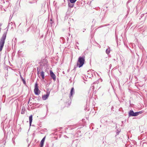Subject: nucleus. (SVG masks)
<instances>
[{
	"label": "nucleus",
	"mask_w": 147,
	"mask_h": 147,
	"mask_svg": "<svg viewBox=\"0 0 147 147\" xmlns=\"http://www.w3.org/2000/svg\"><path fill=\"white\" fill-rule=\"evenodd\" d=\"M45 136L44 137L43 139H42L41 141L40 142V147H42L43 146L45 140Z\"/></svg>",
	"instance_id": "nucleus-8"
},
{
	"label": "nucleus",
	"mask_w": 147,
	"mask_h": 147,
	"mask_svg": "<svg viewBox=\"0 0 147 147\" xmlns=\"http://www.w3.org/2000/svg\"><path fill=\"white\" fill-rule=\"evenodd\" d=\"M91 76V75H90H90H89V76Z\"/></svg>",
	"instance_id": "nucleus-27"
},
{
	"label": "nucleus",
	"mask_w": 147,
	"mask_h": 147,
	"mask_svg": "<svg viewBox=\"0 0 147 147\" xmlns=\"http://www.w3.org/2000/svg\"><path fill=\"white\" fill-rule=\"evenodd\" d=\"M7 30H6L5 29L3 30V35L2 37H6Z\"/></svg>",
	"instance_id": "nucleus-10"
},
{
	"label": "nucleus",
	"mask_w": 147,
	"mask_h": 147,
	"mask_svg": "<svg viewBox=\"0 0 147 147\" xmlns=\"http://www.w3.org/2000/svg\"><path fill=\"white\" fill-rule=\"evenodd\" d=\"M6 37H2L0 40V51L2 50L3 48Z\"/></svg>",
	"instance_id": "nucleus-2"
},
{
	"label": "nucleus",
	"mask_w": 147,
	"mask_h": 147,
	"mask_svg": "<svg viewBox=\"0 0 147 147\" xmlns=\"http://www.w3.org/2000/svg\"><path fill=\"white\" fill-rule=\"evenodd\" d=\"M68 5L70 8H72L74 7V4L72 3H68Z\"/></svg>",
	"instance_id": "nucleus-14"
},
{
	"label": "nucleus",
	"mask_w": 147,
	"mask_h": 147,
	"mask_svg": "<svg viewBox=\"0 0 147 147\" xmlns=\"http://www.w3.org/2000/svg\"><path fill=\"white\" fill-rule=\"evenodd\" d=\"M2 24L1 23H0V31L1 30V26H2Z\"/></svg>",
	"instance_id": "nucleus-22"
},
{
	"label": "nucleus",
	"mask_w": 147,
	"mask_h": 147,
	"mask_svg": "<svg viewBox=\"0 0 147 147\" xmlns=\"http://www.w3.org/2000/svg\"><path fill=\"white\" fill-rule=\"evenodd\" d=\"M138 113L137 112H134L133 110H130L129 113V117L136 116H138Z\"/></svg>",
	"instance_id": "nucleus-4"
},
{
	"label": "nucleus",
	"mask_w": 147,
	"mask_h": 147,
	"mask_svg": "<svg viewBox=\"0 0 147 147\" xmlns=\"http://www.w3.org/2000/svg\"><path fill=\"white\" fill-rule=\"evenodd\" d=\"M120 131H121V129H118L117 130V132H116V135H118Z\"/></svg>",
	"instance_id": "nucleus-17"
},
{
	"label": "nucleus",
	"mask_w": 147,
	"mask_h": 147,
	"mask_svg": "<svg viewBox=\"0 0 147 147\" xmlns=\"http://www.w3.org/2000/svg\"><path fill=\"white\" fill-rule=\"evenodd\" d=\"M85 30H86V29H83V32H84V31Z\"/></svg>",
	"instance_id": "nucleus-24"
},
{
	"label": "nucleus",
	"mask_w": 147,
	"mask_h": 147,
	"mask_svg": "<svg viewBox=\"0 0 147 147\" xmlns=\"http://www.w3.org/2000/svg\"><path fill=\"white\" fill-rule=\"evenodd\" d=\"M12 26V24H8V26L9 28L10 27L11 28H13V27Z\"/></svg>",
	"instance_id": "nucleus-18"
},
{
	"label": "nucleus",
	"mask_w": 147,
	"mask_h": 147,
	"mask_svg": "<svg viewBox=\"0 0 147 147\" xmlns=\"http://www.w3.org/2000/svg\"><path fill=\"white\" fill-rule=\"evenodd\" d=\"M34 91L35 94L36 95H39L40 93V91L39 90L38 88V85L36 82L35 85L34 89Z\"/></svg>",
	"instance_id": "nucleus-3"
},
{
	"label": "nucleus",
	"mask_w": 147,
	"mask_h": 147,
	"mask_svg": "<svg viewBox=\"0 0 147 147\" xmlns=\"http://www.w3.org/2000/svg\"><path fill=\"white\" fill-rule=\"evenodd\" d=\"M142 113V112L141 111H140L139 112H137V113H138V115L139 114H141Z\"/></svg>",
	"instance_id": "nucleus-21"
},
{
	"label": "nucleus",
	"mask_w": 147,
	"mask_h": 147,
	"mask_svg": "<svg viewBox=\"0 0 147 147\" xmlns=\"http://www.w3.org/2000/svg\"><path fill=\"white\" fill-rule=\"evenodd\" d=\"M37 73L38 74H39V71L38 70V69H37Z\"/></svg>",
	"instance_id": "nucleus-23"
},
{
	"label": "nucleus",
	"mask_w": 147,
	"mask_h": 147,
	"mask_svg": "<svg viewBox=\"0 0 147 147\" xmlns=\"http://www.w3.org/2000/svg\"><path fill=\"white\" fill-rule=\"evenodd\" d=\"M68 37H67V40H68Z\"/></svg>",
	"instance_id": "nucleus-25"
},
{
	"label": "nucleus",
	"mask_w": 147,
	"mask_h": 147,
	"mask_svg": "<svg viewBox=\"0 0 147 147\" xmlns=\"http://www.w3.org/2000/svg\"><path fill=\"white\" fill-rule=\"evenodd\" d=\"M50 76L53 79L54 81H55L56 80V76L55 74L53 73L52 70L50 71Z\"/></svg>",
	"instance_id": "nucleus-5"
},
{
	"label": "nucleus",
	"mask_w": 147,
	"mask_h": 147,
	"mask_svg": "<svg viewBox=\"0 0 147 147\" xmlns=\"http://www.w3.org/2000/svg\"><path fill=\"white\" fill-rule=\"evenodd\" d=\"M111 64H110V66H111Z\"/></svg>",
	"instance_id": "nucleus-30"
},
{
	"label": "nucleus",
	"mask_w": 147,
	"mask_h": 147,
	"mask_svg": "<svg viewBox=\"0 0 147 147\" xmlns=\"http://www.w3.org/2000/svg\"><path fill=\"white\" fill-rule=\"evenodd\" d=\"M69 34V36H70V34Z\"/></svg>",
	"instance_id": "nucleus-28"
},
{
	"label": "nucleus",
	"mask_w": 147,
	"mask_h": 147,
	"mask_svg": "<svg viewBox=\"0 0 147 147\" xmlns=\"http://www.w3.org/2000/svg\"><path fill=\"white\" fill-rule=\"evenodd\" d=\"M91 70H89L87 72L88 74L91 75V76H87V77H88L89 78H90L91 77H92V72H91Z\"/></svg>",
	"instance_id": "nucleus-12"
},
{
	"label": "nucleus",
	"mask_w": 147,
	"mask_h": 147,
	"mask_svg": "<svg viewBox=\"0 0 147 147\" xmlns=\"http://www.w3.org/2000/svg\"><path fill=\"white\" fill-rule=\"evenodd\" d=\"M106 52L107 54H109L110 53V50L109 49H107L106 51Z\"/></svg>",
	"instance_id": "nucleus-16"
},
{
	"label": "nucleus",
	"mask_w": 147,
	"mask_h": 147,
	"mask_svg": "<svg viewBox=\"0 0 147 147\" xmlns=\"http://www.w3.org/2000/svg\"><path fill=\"white\" fill-rule=\"evenodd\" d=\"M49 92H47V94L45 95H44L42 96V98L44 100H46L49 96Z\"/></svg>",
	"instance_id": "nucleus-7"
},
{
	"label": "nucleus",
	"mask_w": 147,
	"mask_h": 147,
	"mask_svg": "<svg viewBox=\"0 0 147 147\" xmlns=\"http://www.w3.org/2000/svg\"><path fill=\"white\" fill-rule=\"evenodd\" d=\"M111 64H110V66H111Z\"/></svg>",
	"instance_id": "nucleus-29"
},
{
	"label": "nucleus",
	"mask_w": 147,
	"mask_h": 147,
	"mask_svg": "<svg viewBox=\"0 0 147 147\" xmlns=\"http://www.w3.org/2000/svg\"><path fill=\"white\" fill-rule=\"evenodd\" d=\"M85 58V56L84 55L79 57L77 62V66L79 68L82 67L84 63Z\"/></svg>",
	"instance_id": "nucleus-1"
},
{
	"label": "nucleus",
	"mask_w": 147,
	"mask_h": 147,
	"mask_svg": "<svg viewBox=\"0 0 147 147\" xmlns=\"http://www.w3.org/2000/svg\"><path fill=\"white\" fill-rule=\"evenodd\" d=\"M20 78H21L22 81L23 82V83L24 84L26 85V82L25 80L22 77V76L21 75H20Z\"/></svg>",
	"instance_id": "nucleus-13"
},
{
	"label": "nucleus",
	"mask_w": 147,
	"mask_h": 147,
	"mask_svg": "<svg viewBox=\"0 0 147 147\" xmlns=\"http://www.w3.org/2000/svg\"><path fill=\"white\" fill-rule=\"evenodd\" d=\"M50 21L51 22L50 23L51 24V26H52V24L53 23V22L51 19V20Z\"/></svg>",
	"instance_id": "nucleus-20"
},
{
	"label": "nucleus",
	"mask_w": 147,
	"mask_h": 147,
	"mask_svg": "<svg viewBox=\"0 0 147 147\" xmlns=\"http://www.w3.org/2000/svg\"><path fill=\"white\" fill-rule=\"evenodd\" d=\"M29 101H30V100H29L28 101V103L29 102Z\"/></svg>",
	"instance_id": "nucleus-26"
},
{
	"label": "nucleus",
	"mask_w": 147,
	"mask_h": 147,
	"mask_svg": "<svg viewBox=\"0 0 147 147\" xmlns=\"http://www.w3.org/2000/svg\"><path fill=\"white\" fill-rule=\"evenodd\" d=\"M69 1L71 3L74 4L76 2L77 0H69Z\"/></svg>",
	"instance_id": "nucleus-15"
},
{
	"label": "nucleus",
	"mask_w": 147,
	"mask_h": 147,
	"mask_svg": "<svg viewBox=\"0 0 147 147\" xmlns=\"http://www.w3.org/2000/svg\"><path fill=\"white\" fill-rule=\"evenodd\" d=\"M75 93V91L74 88L73 87L71 89L70 92V95L69 97L70 99H71L73 97V95Z\"/></svg>",
	"instance_id": "nucleus-6"
},
{
	"label": "nucleus",
	"mask_w": 147,
	"mask_h": 147,
	"mask_svg": "<svg viewBox=\"0 0 147 147\" xmlns=\"http://www.w3.org/2000/svg\"><path fill=\"white\" fill-rule=\"evenodd\" d=\"M29 123L30 126L31 125L32 122V115H31L29 117Z\"/></svg>",
	"instance_id": "nucleus-9"
},
{
	"label": "nucleus",
	"mask_w": 147,
	"mask_h": 147,
	"mask_svg": "<svg viewBox=\"0 0 147 147\" xmlns=\"http://www.w3.org/2000/svg\"><path fill=\"white\" fill-rule=\"evenodd\" d=\"M40 76H41L42 79H43L45 78V72L42 71L40 73Z\"/></svg>",
	"instance_id": "nucleus-11"
},
{
	"label": "nucleus",
	"mask_w": 147,
	"mask_h": 147,
	"mask_svg": "<svg viewBox=\"0 0 147 147\" xmlns=\"http://www.w3.org/2000/svg\"><path fill=\"white\" fill-rule=\"evenodd\" d=\"M25 110H24L23 109H22L21 110V113L22 114H24L25 113Z\"/></svg>",
	"instance_id": "nucleus-19"
}]
</instances>
